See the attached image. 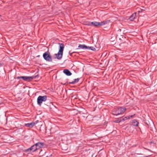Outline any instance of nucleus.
Segmentation results:
<instances>
[{
  "mask_svg": "<svg viewBox=\"0 0 157 157\" xmlns=\"http://www.w3.org/2000/svg\"><path fill=\"white\" fill-rule=\"evenodd\" d=\"M130 119V117H128V116L127 117H125L124 118L121 117V119L122 120V121H124L126 120Z\"/></svg>",
  "mask_w": 157,
  "mask_h": 157,
  "instance_id": "19",
  "label": "nucleus"
},
{
  "mask_svg": "<svg viewBox=\"0 0 157 157\" xmlns=\"http://www.w3.org/2000/svg\"><path fill=\"white\" fill-rule=\"evenodd\" d=\"M47 96L46 95L39 96L37 98V104L40 105H41L43 102L45 101L47 99Z\"/></svg>",
  "mask_w": 157,
  "mask_h": 157,
  "instance_id": "3",
  "label": "nucleus"
},
{
  "mask_svg": "<svg viewBox=\"0 0 157 157\" xmlns=\"http://www.w3.org/2000/svg\"><path fill=\"white\" fill-rule=\"evenodd\" d=\"M63 73L67 76H70L71 75V73L68 69H65L63 71Z\"/></svg>",
  "mask_w": 157,
  "mask_h": 157,
  "instance_id": "10",
  "label": "nucleus"
},
{
  "mask_svg": "<svg viewBox=\"0 0 157 157\" xmlns=\"http://www.w3.org/2000/svg\"><path fill=\"white\" fill-rule=\"evenodd\" d=\"M75 53V52H73L72 53H70V52H69V53L70 55V56H72V54L73 53Z\"/></svg>",
  "mask_w": 157,
  "mask_h": 157,
  "instance_id": "23",
  "label": "nucleus"
},
{
  "mask_svg": "<svg viewBox=\"0 0 157 157\" xmlns=\"http://www.w3.org/2000/svg\"><path fill=\"white\" fill-rule=\"evenodd\" d=\"M37 56L38 57H39V56Z\"/></svg>",
  "mask_w": 157,
  "mask_h": 157,
  "instance_id": "28",
  "label": "nucleus"
},
{
  "mask_svg": "<svg viewBox=\"0 0 157 157\" xmlns=\"http://www.w3.org/2000/svg\"><path fill=\"white\" fill-rule=\"evenodd\" d=\"M45 132H46V133H47V129H45Z\"/></svg>",
  "mask_w": 157,
  "mask_h": 157,
  "instance_id": "25",
  "label": "nucleus"
},
{
  "mask_svg": "<svg viewBox=\"0 0 157 157\" xmlns=\"http://www.w3.org/2000/svg\"><path fill=\"white\" fill-rule=\"evenodd\" d=\"M110 21L107 20V21H101V22H99V26H101L103 25H104L106 24H107L108 22H109Z\"/></svg>",
  "mask_w": 157,
  "mask_h": 157,
  "instance_id": "9",
  "label": "nucleus"
},
{
  "mask_svg": "<svg viewBox=\"0 0 157 157\" xmlns=\"http://www.w3.org/2000/svg\"><path fill=\"white\" fill-rule=\"evenodd\" d=\"M120 45L123 46H124V47H127L128 45V44L127 43L125 42L124 43H121L120 44Z\"/></svg>",
  "mask_w": 157,
  "mask_h": 157,
  "instance_id": "21",
  "label": "nucleus"
},
{
  "mask_svg": "<svg viewBox=\"0 0 157 157\" xmlns=\"http://www.w3.org/2000/svg\"><path fill=\"white\" fill-rule=\"evenodd\" d=\"M132 124L134 126L137 127L138 126L139 123L135 119L132 121Z\"/></svg>",
  "mask_w": 157,
  "mask_h": 157,
  "instance_id": "11",
  "label": "nucleus"
},
{
  "mask_svg": "<svg viewBox=\"0 0 157 157\" xmlns=\"http://www.w3.org/2000/svg\"><path fill=\"white\" fill-rule=\"evenodd\" d=\"M59 52H63L64 48V44L62 43H59Z\"/></svg>",
  "mask_w": 157,
  "mask_h": 157,
  "instance_id": "7",
  "label": "nucleus"
},
{
  "mask_svg": "<svg viewBox=\"0 0 157 157\" xmlns=\"http://www.w3.org/2000/svg\"><path fill=\"white\" fill-rule=\"evenodd\" d=\"M147 125H148V127H150H150H151V126L150 125H149L148 124H147Z\"/></svg>",
  "mask_w": 157,
  "mask_h": 157,
  "instance_id": "24",
  "label": "nucleus"
},
{
  "mask_svg": "<svg viewBox=\"0 0 157 157\" xmlns=\"http://www.w3.org/2000/svg\"><path fill=\"white\" fill-rule=\"evenodd\" d=\"M2 102H0V105L1 104H2Z\"/></svg>",
  "mask_w": 157,
  "mask_h": 157,
  "instance_id": "27",
  "label": "nucleus"
},
{
  "mask_svg": "<svg viewBox=\"0 0 157 157\" xmlns=\"http://www.w3.org/2000/svg\"><path fill=\"white\" fill-rule=\"evenodd\" d=\"M151 124H153V122H151Z\"/></svg>",
  "mask_w": 157,
  "mask_h": 157,
  "instance_id": "26",
  "label": "nucleus"
},
{
  "mask_svg": "<svg viewBox=\"0 0 157 157\" xmlns=\"http://www.w3.org/2000/svg\"><path fill=\"white\" fill-rule=\"evenodd\" d=\"M135 115V114L133 115L129 116H128V117H130V118L133 117Z\"/></svg>",
  "mask_w": 157,
  "mask_h": 157,
  "instance_id": "22",
  "label": "nucleus"
},
{
  "mask_svg": "<svg viewBox=\"0 0 157 157\" xmlns=\"http://www.w3.org/2000/svg\"><path fill=\"white\" fill-rule=\"evenodd\" d=\"M122 121V120L121 119V117L120 118V119H117L116 120H115L114 121V122L116 123H119L121 121Z\"/></svg>",
  "mask_w": 157,
  "mask_h": 157,
  "instance_id": "20",
  "label": "nucleus"
},
{
  "mask_svg": "<svg viewBox=\"0 0 157 157\" xmlns=\"http://www.w3.org/2000/svg\"><path fill=\"white\" fill-rule=\"evenodd\" d=\"M36 147L35 144L31 146L30 148L28 149V150H30V151H32L33 152H34L37 150V149H36Z\"/></svg>",
  "mask_w": 157,
  "mask_h": 157,
  "instance_id": "13",
  "label": "nucleus"
},
{
  "mask_svg": "<svg viewBox=\"0 0 157 157\" xmlns=\"http://www.w3.org/2000/svg\"><path fill=\"white\" fill-rule=\"evenodd\" d=\"M44 143L42 142H38L35 144L36 146V149H39L42 147L44 146Z\"/></svg>",
  "mask_w": 157,
  "mask_h": 157,
  "instance_id": "6",
  "label": "nucleus"
},
{
  "mask_svg": "<svg viewBox=\"0 0 157 157\" xmlns=\"http://www.w3.org/2000/svg\"><path fill=\"white\" fill-rule=\"evenodd\" d=\"M35 123L33 122H31L30 123H28L25 124V126L26 127H29V128L32 127L35 125Z\"/></svg>",
  "mask_w": 157,
  "mask_h": 157,
  "instance_id": "8",
  "label": "nucleus"
},
{
  "mask_svg": "<svg viewBox=\"0 0 157 157\" xmlns=\"http://www.w3.org/2000/svg\"><path fill=\"white\" fill-rule=\"evenodd\" d=\"M79 80V78H77L75 79L73 81L69 82V83L70 84H74L78 82Z\"/></svg>",
  "mask_w": 157,
  "mask_h": 157,
  "instance_id": "15",
  "label": "nucleus"
},
{
  "mask_svg": "<svg viewBox=\"0 0 157 157\" xmlns=\"http://www.w3.org/2000/svg\"><path fill=\"white\" fill-rule=\"evenodd\" d=\"M136 18V13L133 14L129 17V19L131 21H133Z\"/></svg>",
  "mask_w": 157,
  "mask_h": 157,
  "instance_id": "12",
  "label": "nucleus"
},
{
  "mask_svg": "<svg viewBox=\"0 0 157 157\" xmlns=\"http://www.w3.org/2000/svg\"><path fill=\"white\" fill-rule=\"evenodd\" d=\"M43 124V122H40L36 124V126H35L36 127H40V128H41V127L42 126Z\"/></svg>",
  "mask_w": 157,
  "mask_h": 157,
  "instance_id": "16",
  "label": "nucleus"
},
{
  "mask_svg": "<svg viewBox=\"0 0 157 157\" xmlns=\"http://www.w3.org/2000/svg\"><path fill=\"white\" fill-rule=\"evenodd\" d=\"M43 56L44 59L46 61L48 62H52V57L50 54V53L48 51L44 52L43 54Z\"/></svg>",
  "mask_w": 157,
  "mask_h": 157,
  "instance_id": "2",
  "label": "nucleus"
},
{
  "mask_svg": "<svg viewBox=\"0 0 157 157\" xmlns=\"http://www.w3.org/2000/svg\"><path fill=\"white\" fill-rule=\"evenodd\" d=\"M63 52H59V51L58 52L57 54H55V55L56 56V57L55 58H56L58 59H60L63 56Z\"/></svg>",
  "mask_w": 157,
  "mask_h": 157,
  "instance_id": "5",
  "label": "nucleus"
},
{
  "mask_svg": "<svg viewBox=\"0 0 157 157\" xmlns=\"http://www.w3.org/2000/svg\"><path fill=\"white\" fill-rule=\"evenodd\" d=\"M126 110V109L125 108L118 107L115 108L112 110V113L114 115L117 116L124 113Z\"/></svg>",
  "mask_w": 157,
  "mask_h": 157,
  "instance_id": "1",
  "label": "nucleus"
},
{
  "mask_svg": "<svg viewBox=\"0 0 157 157\" xmlns=\"http://www.w3.org/2000/svg\"><path fill=\"white\" fill-rule=\"evenodd\" d=\"M1 15H0V17H1Z\"/></svg>",
  "mask_w": 157,
  "mask_h": 157,
  "instance_id": "29",
  "label": "nucleus"
},
{
  "mask_svg": "<svg viewBox=\"0 0 157 157\" xmlns=\"http://www.w3.org/2000/svg\"><path fill=\"white\" fill-rule=\"evenodd\" d=\"M36 76H20L17 77V78L18 79H20V78H22L24 80L30 82L34 78H36Z\"/></svg>",
  "mask_w": 157,
  "mask_h": 157,
  "instance_id": "4",
  "label": "nucleus"
},
{
  "mask_svg": "<svg viewBox=\"0 0 157 157\" xmlns=\"http://www.w3.org/2000/svg\"><path fill=\"white\" fill-rule=\"evenodd\" d=\"M78 47L79 48H81L82 49H84V48L88 49V46H86L85 45H80V44L78 46Z\"/></svg>",
  "mask_w": 157,
  "mask_h": 157,
  "instance_id": "17",
  "label": "nucleus"
},
{
  "mask_svg": "<svg viewBox=\"0 0 157 157\" xmlns=\"http://www.w3.org/2000/svg\"><path fill=\"white\" fill-rule=\"evenodd\" d=\"M88 49H90L91 50H92L93 51H95L96 50V49L94 47H88Z\"/></svg>",
  "mask_w": 157,
  "mask_h": 157,
  "instance_id": "18",
  "label": "nucleus"
},
{
  "mask_svg": "<svg viewBox=\"0 0 157 157\" xmlns=\"http://www.w3.org/2000/svg\"><path fill=\"white\" fill-rule=\"evenodd\" d=\"M91 24L95 26H99V22H97L96 21L92 22L91 23H90L88 25H90Z\"/></svg>",
  "mask_w": 157,
  "mask_h": 157,
  "instance_id": "14",
  "label": "nucleus"
}]
</instances>
